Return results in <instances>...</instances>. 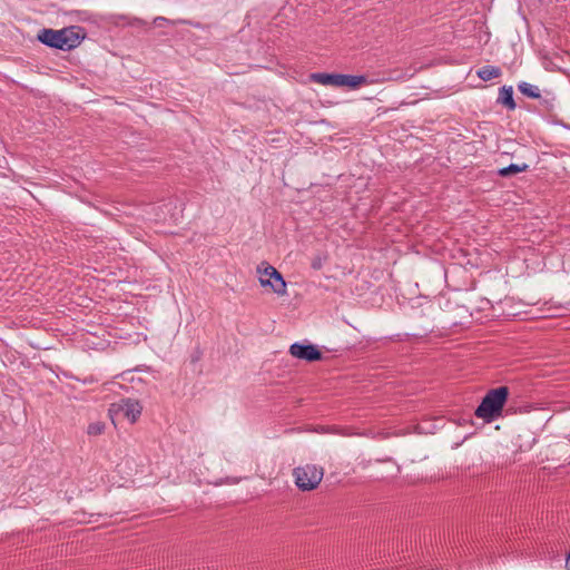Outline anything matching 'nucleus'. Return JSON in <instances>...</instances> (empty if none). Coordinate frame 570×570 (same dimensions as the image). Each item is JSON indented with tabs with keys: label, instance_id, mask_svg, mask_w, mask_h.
<instances>
[{
	"label": "nucleus",
	"instance_id": "nucleus-3",
	"mask_svg": "<svg viewBox=\"0 0 570 570\" xmlns=\"http://www.w3.org/2000/svg\"><path fill=\"white\" fill-rule=\"evenodd\" d=\"M311 79L321 85L347 87L350 89H357L370 83L367 77L364 75L316 72L311 75Z\"/></svg>",
	"mask_w": 570,
	"mask_h": 570
},
{
	"label": "nucleus",
	"instance_id": "nucleus-7",
	"mask_svg": "<svg viewBox=\"0 0 570 570\" xmlns=\"http://www.w3.org/2000/svg\"><path fill=\"white\" fill-rule=\"evenodd\" d=\"M267 271H269V278H259V283L263 287H271L272 291L277 295L286 294V282L283 275L274 267L268 266Z\"/></svg>",
	"mask_w": 570,
	"mask_h": 570
},
{
	"label": "nucleus",
	"instance_id": "nucleus-2",
	"mask_svg": "<svg viewBox=\"0 0 570 570\" xmlns=\"http://www.w3.org/2000/svg\"><path fill=\"white\" fill-rule=\"evenodd\" d=\"M509 397V387L499 386L487 392L474 411L476 417L491 423L502 415L503 407Z\"/></svg>",
	"mask_w": 570,
	"mask_h": 570
},
{
	"label": "nucleus",
	"instance_id": "nucleus-8",
	"mask_svg": "<svg viewBox=\"0 0 570 570\" xmlns=\"http://www.w3.org/2000/svg\"><path fill=\"white\" fill-rule=\"evenodd\" d=\"M497 102L504 106L508 110H514L517 104L513 99V88L511 86L500 88Z\"/></svg>",
	"mask_w": 570,
	"mask_h": 570
},
{
	"label": "nucleus",
	"instance_id": "nucleus-9",
	"mask_svg": "<svg viewBox=\"0 0 570 570\" xmlns=\"http://www.w3.org/2000/svg\"><path fill=\"white\" fill-rule=\"evenodd\" d=\"M476 75L483 81H489L494 78H499L502 75V71L497 66L485 65L476 71Z\"/></svg>",
	"mask_w": 570,
	"mask_h": 570
},
{
	"label": "nucleus",
	"instance_id": "nucleus-18",
	"mask_svg": "<svg viewBox=\"0 0 570 570\" xmlns=\"http://www.w3.org/2000/svg\"><path fill=\"white\" fill-rule=\"evenodd\" d=\"M566 569L570 570V553L568 554V557L566 559Z\"/></svg>",
	"mask_w": 570,
	"mask_h": 570
},
{
	"label": "nucleus",
	"instance_id": "nucleus-4",
	"mask_svg": "<svg viewBox=\"0 0 570 570\" xmlns=\"http://www.w3.org/2000/svg\"><path fill=\"white\" fill-rule=\"evenodd\" d=\"M295 483L302 491L315 489L323 479V469L313 464L294 469Z\"/></svg>",
	"mask_w": 570,
	"mask_h": 570
},
{
	"label": "nucleus",
	"instance_id": "nucleus-5",
	"mask_svg": "<svg viewBox=\"0 0 570 570\" xmlns=\"http://www.w3.org/2000/svg\"><path fill=\"white\" fill-rule=\"evenodd\" d=\"M111 412L120 413L130 423H135L141 414V404L134 399H120L118 402L111 404Z\"/></svg>",
	"mask_w": 570,
	"mask_h": 570
},
{
	"label": "nucleus",
	"instance_id": "nucleus-16",
	"mask_svg": "<svg viewBox=\"0 0 570 570\" xmlns=\"http://www.w3.org/2000/svg\"><path fill=\"white\" fill-rule=\"evenodd\" d=\"M312 267H313L314 269H320V268L322 267L321 259H320V258L314 259V261L312 262Z\"/></svg>",
	"mask_w": 570,
	"mask_h": 570
},
{
	"label": "nucleus",
	"instance_id": "nucleus-13",
	"mask_svg": "<svg viewBox=\"0 0 570 570\" xmlns=\"http://www.w3.org/2000/svg\"><path fill=\"white\" fill-rule=\"evenodd\" d=\"M105 423L100 422V421H97V422H92L88 425V429H87V433L89 435H100L104 431H105Z\"/></svg>",
	"mask_w": 570,
	"mask_h": 570
},
{
	"label": "nucleus",
	"instance_id": "nucleus-14",
	"mask_svg": "<svg viewBox=\"0 0 570 570\" xmlns=\"http://www.w3.org/2000/svg\"><path fill=\"white\" fill-rule=\"evenodd\" d=\"M268 266H271V265L267 262H262L257 266V273L269 277V271H267Z\"/></svg>",
	"mask_w": 570,
	"mask_h": 570
},
{
	"label": "nucleus",
	"instance_id": "nucleus-17",
	"mask_svg": "<svg viewBox=\"0 0 570 570\" xmlns=\"http://www.w3.org/2000/svg\"><path fill=\"white\" fill-rule=\"evenodd\" d=\"M130 24H132V26H140V24H144V21L136 18V19L132 20V22H130Z\"/></svg>",
	"mask_w": 570,
	"mask_h": 570
},
{
	"label": "nucleus",
	"instance_id": "nucleus-6",
	"mask_svg": "<svg viewBox=\"0 0 570 570\" xmlns=\"http://www.w3.org/2000/svg\"><path fill=\"white\" fill-rule=\"evenodd\" d=\"M289 353L292 356L304 360L307 362H315L322 360V352L316 345L307 342H296L289 346Z\"/></svg>",
	"mask_w": 570,
	"mask_h": 570
},
{
	"label": "nucleus",
	"instance_id": "nucleus-10",
	"mask_svg": "<svg viewBox=\"0 0 570 570\" xmlns=\"http://www.w3.org/2000/svg\"><path fill=\"white\" fill-rule=\"evenodd\" d=\"M528 168H529L528 164H521V165H519V164H510L509 166L499 169L498 170V175L501 176V177H511V176H514L517 174L527 171Z\"/></svg>",
	"mask_w": 570,
	"mask_h": 570
},
{
	"label": "nucleus",
	"instance_id": "nucleus-1",
	"mask_svg": "<svg viewBox=\"0 0 570 570\" xmlns=\"http://www.w3.org/2000/svg\"><path fill=\"white\" fill-rule=\"evenodd\" d=\"M85 36L81 27L71 26L60 30L43 28L38 32L37 39L50 48L69 51L78 47Z\"/></svg>",
	"mask_w": 570,
	"mask_h": 570
},
{
	"label": "nucleus",
	"instance_id": "nucleus-11",
	"mask_svg": "<svg viewBox=\"0 0 570 570\" xmlns=\"http://www.w3.org/2000/svg\"><path fill=\"white\" fill-rule=\"evenodd\" d=\"M518 89L522 95H524L529 98H532V99L541 98V91H540L539 87L534 86L532 83H529L527 81H521L518 85Z\"/></svg>",
	"mask_w": 570,
	"mask_h": 570
},
{
	"label": "nucleus",
	"instance_id": "nucleus-15",
	"mask_svg": "<svg viewBox=\"0 0 570 570\" xmlns=\"http://www.w3.org/2000/svg\"><path fill=\"white\" fill-rule=\"evenodd\" d=\"M165 22H168V19L165 18V17H156L154 19V23L157 26V27H161Z\"/></svg>",
	"mask_w": 570,
	"mask_h": 570
},
{
	"label": "nucleus",
	"instance_id": "nucleus-12",
	"mask_svg": "<svg viewBox=\"0 0 570 570\" xmlns=\"http://www.w3.org/2000/svg\"><path fill=\"white\" fill-rule=\"evenodd\" d=\"M539 100V106L542 111L551 112L554 110V101L556 98L551 94H547L546 96L541 95V98H537Z\"/></svg>",
	"mask_w": 570,
	"mask_h": 570
}]
</instances>
